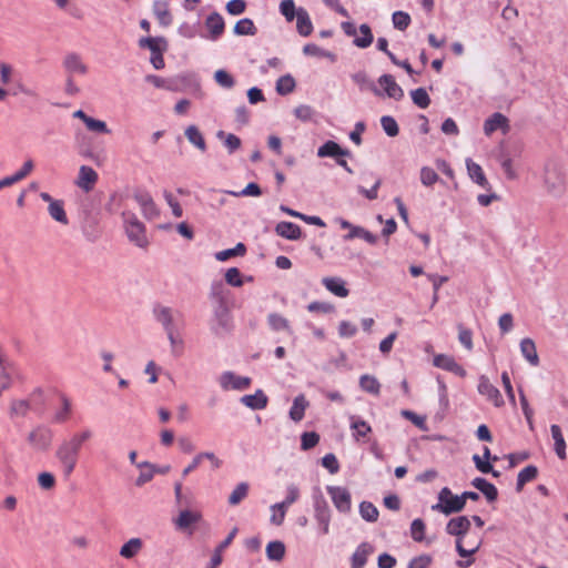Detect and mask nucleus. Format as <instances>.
<instances>
[{
	"mask_svg": "<svg viewBox=\"0 0 568 568\" xmlns=\"http://www.w3.org/2000/svg\"><path fill=\"white\" fill-rule=\"evenodd\" d=\"M81 448L70 438L63 440L55 450V458L59 460L65 478H69L74 471Z\"/></svg>",
	"mask_w": 568,
	"mask_h": 568,
	"instance_id": "2",
	"label": "nucleus"
},
{
	"mask_svg": "<svg viewBox=\"0 0 568 568\" xmlns=\"http://www.w3.org/2000/svg\"><path fill=\"white\" fill-rule=\"evenodd\" d=\"M433 365L444 371L450 372L459 377L466 376V371L450 355L438 354L434 356Z\"/></svg>",
	"mask_w": 568,
	"mask_h": 568,
	"instance_id": "10",
	"label": "nucleus"
},
{
	"mask_svg": "<svg viewBox=\"0 0 568 568\" xmlns=\"http://www.w3.org/2000/svg\"><path fill=\"white\" fill-rule=\"evenodd\" d=\"M233 31L236 36H255L257 28L250 18H243L235 23Z\"/></svg>",
	"mask_w": 568,
	"mask_h": 568,
	"instance_id": "40",
	"label": "nucleus"
},
{
	"mask_svg": "<svg viewBox=\"0 0 568 568\" xmlns=\"http://www.w3.org/2000/svg\"><path fill=\"white\" fill-rule=\"evenodd\" d=\"M225 282L233 287L243 285L242 274L237 267H231L225 273Z\"/></svg>",
	"mask_w": 568,
	"mask_h": 568,
	"instance_id": "57",
	"label": "nucleus"
},
{
	"mask_svg": "<svg viewBox=\"0 0 568 568\" xmlns=\"http://www.w3.org/2000/svg\"><path fill=\"white\" fill-rule=\"evenodd\" d=\"M62 67L67 75H85L88 73V65L82 61L79 53H67L62 61Z\"/></svg>",
	"mask_w": 568,
	"mask_h": 568,
	"instance_id": "8",
	"label": "nucleus"
},
{
	"mask_svg": "<svg viewBox=\"0 0 568 568\" xmlns=\"http://www.w3.org/2000/svg\"><path fill=\"white\" fill-rule=\"evenodd\" d=\"M225 193L233 196H260L262 194V190L257 183L251 182L240 192L225 191Z\"/></svg>",
	"mask_w": 568,
	"mask_h": 568,
	"instance_id": "53",
	"label": "nucleus"
},
{
	"mask_svg": "<svg viewBox=\"0 0 568 568\" xmlns=\"http://www.w3.org/2000/svg\"><path fill=\"white\" fill-rule=\"evenodd\" d=\"M241 403L253 410H260L267 406L268 398L262 389H257L252 395L242 396Z\"/></svg>",
	"mask_w": 568,
	"mask_h": 568,
	"instance_id": "22",
	"label": "nucleus"
},
{
	"mask_svg": "<svg viewBox=\"0 0 568 568\" xmlns=\"http://www.w3.org/2000/svg\"><path fill=\"white\" fill-rule=\"evenodd\" d=\"M471 485L478 489L487 499L488 503H494L498 498V490L496 486L483 477H476L471 480Z\"/></svg>",
	"mask_w": 568,
	"mask_h": 568,
	"instance_id": "21",
	"label": "nucleus"
},
{
	"mask_svg": "<svg viewBox=\"0 0 568 568\" xmlns=\"http://www.w3.org/2000/svg\"><path fill=\"white\" fill-rule=\"evenodd\" d=\"M322 284L327 291L338 297H346L349 293L341 277H324Z\"/></svg>",
	"mask_w": 568,
	"mask_h": 568,
	"instance_id": "25",
	"label": "nucleus"
},
{
	"mask_svg": "<svg viewBox=\"0 0 568 568\" xmlns=\"http://www.w3.org/2000/svg\"><path fill=\"white\" fill-rule=\"evenodd\" d=\"M438 180H439L438 174H437V173L435 172V170H433L432 168L423 166V168L420 169V182H422L425 186H432V185H434Z\"/></svg>",
	"mask_w": 568,
	"mask_h": 568,
	"instance_id": "56",
	"label": "nucleus"
},
{
	"mask_svg": "<svg viewBox=\"0 0 568 568\" xmlns=\"http://www.w3.org/2000/svg\"><path fill=\"white\" fill-rule=\"evenodd\" d=\"M466 166L470 179L481 187L488 186V181L484 174L481 166L471 159L466 160Z\"/></svg>",
	"mask_w": 568,
	"mask_h": 568,
	"instance_id": "28",
	"label": "nucleus"
},
{
	"mask_svg": "<svg viewBox=\"0 0 568 568\" xmlns=\"http://www.w3.org/2000/svg\"><path fill=\"white\" fill-rule=\"evenodd\" d=\"M285 556V545L283 541H270L266 546V557L268 560L281 561Z\"/></svg>",
	"mask_w": 568,
	"mask_h": 568,
	"instance_id": "35",
	"label": "nucleus"
},
{
	"mask_svg": "<svg viewBox=\"0 0 568 568\" xmlns=\"http://www.w3.org/2000/svg\"><path fill=\"white\" fill-rule=\"evenodd\" d=\"M359 515L365 521L375 523L379 513L373 503L364 500L359 504Z\"/></svg>",
	"mask_w": 568,
	"mask_h": 568,
	"instance_id": "41",
	"label": "nucleus"
},
{
	"mask_svg": "<svg viewBox=\"0 0 568 568\" xmlns=\"http://www.w3.org/2000/svg\"><path fill=\"white\" fill-rule=\"evenodd\" d=\"M224 290L225 288L222 281H215L211 285L210 296L212 297L213 302L217 305V317H223L226 311Z\"/></svg>",
	"mask_w": 568,
	"mask_h": 568,
	"instance_id": "19",
	"label": "nucleus"
},
{
	"mask_svg": "<svg viewBox=\"0 0 568 568\" xmlns=\"http://www.w3.org/2000/svg\"><path fill=\"white\" fill-rule=\"evenodd\" d=\"M296 29L302 37H308L313 31L310 14L304 8L297 9Z\"/></svg>",
	"mask_w": 568,
	"mask_h": 568,
	"instance_id": "27",
	"label": "nucleus"
},
{
	"mask_svg": "<svg viewBox=\"0 0 568 568\" xmlns=\"http://www.w3.org/2000/svg\"><path fill=\"white\" fill-rule=\"evenodd\" d=\"M478 392L479 394L486 396L487 399L491 400L496 407L504 405V399L500 392L484 375L479 378Z\"/></svg>",
	"mask_w": 568,
	"mask_h": 568,
	"instance_id": "11",
	"label": "nucleus"
},
{
	"mask_svg": "<svg viewBox=\"0 0 568 568\" xmlns=\"http://www.w3.org/2000/svg\"><path fill=\"white\" fill-rule=\"evenodd\" d=\"M520 351L523 356L534 366H537L539 363V357L536 351V345L532 339L524 338L520 342Z\"/></svg>",
	"mask_w": 568,
	"mask_h": 568,
	"instance_id": "34",
	"label": "nucleus"
},
{
	"mask_svg": "<svg viewBox=\"0 0 568 568\" xmlns=\"http://www.w3.org/2000/svg\"><path fill=\"white\" fill-rule=\"evenodd\" d=\"M432 509L448 516L463 511L465 506L460 495H454L448 487H444L438 493V503Z\"/></svg>",
	"mask_w": 568,
	"mask_h": 568,
	"instance_id": "4",
	"label": "nucleus"
},
{
	"mask_svg": "<svg viewBox=\"0 0 568 568\" xmlns=\"http://www.w3.org/2000/svg\"><path fill=\"white\" fill-rule=\"evenodd\" d=\"M125 233L129 240L141 248H145L149 245V241L145 234L144 224L135 216L134 213L124 212L123 214Z\"/></svg>",
	"mask_w": 568,
	"mask_h": 568,
	"instance_id": "3",
	"label": "nucleus"
},
{
	"mask_svg": "<svg viewBox=\"0 0 568 568\" xmlns=\"http://www.w3.org/2000/svg\"><path fill=\"white\" fill-rule=\"evenodd\" d=\"M355 237H361L368 242L369 244H375L377 242V236L362 226H355L353 227V232H349L346 235H344L345 241H351Z\"/></svg>",
	"mask_w": 568,
	"mask_h": 568,
	"instance_id": "45",
	"label": "nucleus"
},
{
	"mask_svg": "<svg viewBox=\"0 0 568 568\" xmlns=\"http://www.w3.org/2000/svg\"><path fill=\"white\" fill-rule=\"evenodd\" d=\"M359 32L362 33V37H355L353 40L354 45L361 49L368 48L374 41L371 27L366 23H363L359 26Z\"/></svg>",
	"mask_w": 568,
	"mask_h": 568,
	"instance_id": "36",
	"label": "nucleus"
},
{
	"mask_svg": "<svg viewBox=\"0 0 568 568\" xmlns=\"http://www.w3.org/2000/svg\"><path fill=\"white\" fill-rule=\"evenodd\" d=\"M201 520V514L184 509L180 511L179 517L175 520V525L180 529H186L191 525H194Z\"/></svg>",
	"mask_w": 568,
	"mask_h": 568,
	"instance_id": "31",
	"label": "nucleus"
},
{
	"mask_svg": "<svg viewBox=\"0 0 568 568\" xmlns=\"http://www.w3.org/2000/svg\"><path fill=\"white\" fill-rule=\"evenodd\" d=\"M551 437L555 442V452L560 459H566V442L561 428L554 424L550 426Z\"/></svg>",
	"mask_w": 568,
	"mask_h": 568,
	"instance_id": "33",
	"label": "nucleus"
},
{
	"mask_svg": "<svg viewBox=\"0 0 568 568\" xmlns=\"http://www.w3.org/2000/svg\"><path fill=\"white\" fill-rule=\"evenodd\" d=\"M359 386L364 392L374 395H378L381 390V384L377 378L367 374L361 376Z\"/></svg>",
	"mask_w": 568,
	"mask_h": 568,
	"instance_id": "44",
	"label": "nucleus"
},
{
	"mask_svg": "<svg viewBox=\"0 0 568 568\" xmlns=\"http://www.w3.org/2000/svg\"><path fill=\"white\" fill-rule=\"evenodd\" d=\"M458 339L465 348H467L468 351L473 349V333L470 329L464 327L463 325H459Z\"/></svg>",
	"mask_w": 568,
	"mask_h": 568,
	"instance_id": "61",
	"label": "nucleus"
},
{
	"mask_svg": "<svg viewBox=\"0 0 568 568\" xmlns=\"http://www.w3.org/2000/svg\"><path fill=\"white\" fill-rule=\"evenodd\" d=\"M322 465L325 467L331 474H336L339 470V464L336 456L333 453L326 454L322 458Z\"/></svg>",
	"mask_w": 568,
	"mask_h": 568,
	"instance_id": "62",
	"label": "nucleus"
},
{
	"mask_svg": "<svg viewBox=\"0 0 568 568\" xmlns=\"http://www.w3.org/2000/svg\"><path fill=\"white\" fill-rule=\"evenodd\" d=\"M248 493V484L247 483H240L231 493L229 497V504L231 506L239 505Z\"/></svg>",
	"mask_w": 568,
	"mask_h": 568,
	"instance_id": "48",
	"label": "nucleus"
},
{
	"mask_svg": "<svg viewBox=\"0 0 568 568\" xmlns=\"http://www.w3.org/2000/svg\"><path fill=\"white\" fill-rule=\"evenodd\" d=\"M98 181V173L88 165L80 166L77 185L85 192L93 189Z\"/></svg>",
	"mask_w": 568,
	"mask_h": 568,
	"instance_id": "16",
	"label": "nucleus"
},
{
	"mask_svg": "<svg viewBox=\"0 0 568 568\" xmlns=\"http://www.w3.org/2000/svg\"><path fill=\"white\" fill-rule=\"evenodd\" d=\"M295 85V80L291 74L282 75L276 81V92L281 95H286L294 91Z\"/></svg>",
	"mask_w": 568,
	"mask_h": 568,
	"instance_id": "46",
	"label": "nucleus"
},
{
	"mask_svg": "<svg viewBox=\"0 0 568 568\" xmlns=\"http://www.w3.org/2000/svg\"><path fill=\"white\" fill-rule=\"evenodd\" d=\"M381 125H382L384 132L390 138H394V136L398 135V133H399L398 124H397L396 120L390 115L382 116Z\"/></svg>",
	"mask_w": 568,
	"mask_h": 568,
	"instance_id": "49",
	"label": "nucleus"
},
{
	"mask_svg": "<svg viewBox=\"0 0 568 568\" xmlns=\"http://www.w3.org/2000/svg\"><path fill=\"white\" fill-rule=\"evenodd\" d=\"M133 199L141 206V210L145 217L152 219L159 214L156 205L152 196L145 191H136L133 194Z\"/></svg>",
	"mask_w": 568,
	"mask_h": 568,
	"instance_id": "13",
	"label": "nucleus"
},
{
	"mask_svg": "<svg viewBox=\"0 0 568 568\" xmlns=\"http://www.w3.org/2000/svg\"><path fill=\"white\" fill-rule=\"evenodd\" d=\"M48 212L50 216L57 222L63 225H67L69 223V220L64 211L63 201L57 200L55 202H51V204L48 206Z\"/></svg>",
	"mask_w": 568,
	"mask_h": 568,
	"instance_id": "38",
	"label": "nucleus"
},
{
	"mask_svg": "<svg viewBox=\"0 0 568 568\" xmlns=\"http://www.w3.org/2000/svg\"><path fill=\"white\" fill-rule=\"evenodd\" d=\"M142 548V540L140 538H131L120 549V555L123 558H133Z\"/></svg>",
	"mask_w": 568,
	"mask_h": 568,
	"instance_id": "42",
	"label": "nucleus"
},
{
	"mask_svg": "<svg viewBox=\"0 0 568 568\" xmlns=\"http://www.w3.org/2000/svg\"><path fill=\"white\" fill-rule=\"evenodd\" d=\"M352 153L347 149H343L335 141L328 140L323 145L317 149L318 158H335L339 159L342 156H351Z\"/></svg>",
	"mask_w": 568,
	"mask_h": 568,
	"instance_id": "14",
	"label": "nucleus"
},
{
	"mask_svg": "<svg viewBox=\"0 0 568 568\" xmlns=\"http://www.w3.org/2000/svg\"><path fill=\"white\" fill-rule=\"evenodd\" d=\"M425 528H426V526H425V523L423 519H420V518L414 519L410 525L412 538L417 542L423 541L425 538Z\"/></svg>",
	"mask_w": 568,
	"mask_h": 568,
	"instance_id": "54",
	"label": "nucleus"
},
{
	"mask_svg": "<svg viewBox=\"0 0 568 568\" xmlns=\"http://www.w3.org/2000/svg\"><path fill=\"white\" fill-rule=\"evenodd\" d=\"M205 27L210 31L209 39L216 41L224 33L225 22L219 12H212L205 19Z\"/></svg>",
	"mask_w": 568,
	"mask_h": 568,
	"instance_id": "12",
	"label": "nucleus"
},
{
	"mask_svg": "<svg viewBox=\"0 0 568 568\" xmlns=\"http://www.w3.org/2000/svg\"><path fill=\"white\" fill-rule=\"evenodd\" d=\"M307 310L323 315H332L334 313V306L324 302H312L307 305Z\"/></svg>",
	"mask_w": 568,
	"mask_h": 568,
	"instance_id": "60",
	"label": "nucleus"
},
{
	"mask_svg": "<svg viewBox=\"0 0 568 568\" xmlns=\"http://www.w3.org/2000/svg\"><path fill=\"white\" fill-rule=\"evenodd\" d=\"M252 379L246 376H237L233 372H224L220 377V385L224 390H244L250 387Z\"/></svg>",
	"mask_w": 568,
	"mask_h": 568,
	"instance_id": "9",
	"label": "nucleus"
},
{
	"mask_svg": "<svg viewBox=\"0 0 568 568\" xmlns=\"http://www.w3.org/2000/svg\"><path fill=\"white\" fill-rule=\"evenodd\" d=\"M314 517L320 526L322 535H327L329 531L331 509L327 500L320 489L313 495Z\"/></svg>",
	"mask_w": 568,
	"mask_h": 568,
	"instance_id": "5",
	"label": "nucleus"
},
{
	"mask_svg": "<svg viewBox=\"0 0 568 568\" xmlns=\"http://www.w3.org/2000/svg\"><path fill=\"white\" fill-rule=\"evenodd\" d=\"M374 550L375 549L372 544L367 541L361 542L351 557V564L364 567L367 564L368 557L374 552Z\"/></svg>",
	"mask_w": 568,
	"mask_h": 568,
	"instance_id": "24",
	"label": "nucleus"
},
{
	"mask_svg": "<svg viewBox=\"0 0 568 568\" xmlns=\"http://www.w3.org/2000/svg\"><path fill=\"white\" fill-rule=\"evenodd\" d=\"M280 12L285 17L286 21L292 22L297 17L294 0H282L280 3Z\"/></svg>",
	"mask_w": 568,
	"mask_h": 568,
	"instance_id": "51",
	"label": "nucleus"
},
{
	"mask_svg": "<svg viewBox=\"0 0 568 568\" xmlns=\"http://www.w3.org/2000/svg\"><path fill=\"white\" fill-rule=\"evenodd\" d=\"M275 233L290 241H296L302 236L301 227L297 224L287 221L277 223L275 226Z\"/></svg>",
	"mask_w": 568,
	"mask_h": 568,
	"instance_id": "18",
	"label": "nucleus"
},
{
	"mask_svg": "<svg viewBox=\"0 0 568 568\" xmlns=\"http://www.w3.org/2000/svg\"><path fill=\"white\" fill-rule=\"evenodd\" d=\"M432 564V557L429 555H420L414 557L407 568H428Z\"/></svg>",
	"mask_w": 568,
	"mask_h": 568,
	"instance_id": "64",
	"label": "nucleus"
},
{
	"mask_svg": "<svg viewBox=\"0 0 568 568\" xmlns=\"http://www.w3.org/2000/svg\"><path fill=\"white\" fill-rule=\"evenodd\" d=\"M185 136L189 140L190 143H192L194 146H196L201 151L206 150V143L205 140L195 125H190L185 130Z\"/></svg>",
	"mask_w": 568,
	"mask_h": 568,
	"instance_id": "37",
	"label": "nucleus"
},
{
	"mask_svg": "<svg viewBox=\"0 0 568 568\" xmlns=\"http://www.w3.org/2000/svg\"><path fill=\"white\" fill-rule=\"evenodd\" d=\"M163 196H164L168 205L171 207L172 214L175 217H181L183 215V210H182L180 203L174 199L172 193L165 190L163 192Z\"/></svg>",
	"mask_w": 568,
	"mask_h": 568,
	"instance_id": "63",
	"label": "nucleus"
},
{
	"mask_svg": "<svg viewBox=\"0 0 568 568\" xmlns=\"http://www.w3.org/2000/svg\"><path fill=\"white\" fill-rule=\"evenodd\" d=\"M214 80L216 81V83L220 87H222L224 89H231L235 84L234 78L227 71H225L223 69L215 71Z\"/></svg>",
	"mask_w": 568,
	"mask_h": 568,
	"instance_id": "52",
	"label": "nucleus"
},
{
	"mask_svg": "<svg viewBox=\"0 0 568 568\" xmlns=\"http://www.w3.org/2000/svg\"><path fill=\"white\" fill-rule=\"evenodd\" d=\"M245 253L246 246L240 242L232 248L223 250L215 253V258L220 262H225L234 256H243Z\"/></svg>",
	"mask_w": 568,
	"mask_h": 568,
	"instance_id": "43",
	"label": "nucleus"
},
{
	"mask_svg": "<svg viewBox=\"0 0 568 568\" xmlns=\"http://www.w3.org/2000/svg\"><path fill=\"white\" fill-rule=\"evenodd\" d=\"M29 444L37 450L47 452L53 439V432L43 425L37 426L28 435Z\"/></svg>",
	"mask_w": 568,
	"mask_h": 568,
	"instance_id": "6",
	"label": "nucleus"
},
{
	"mask_svg": "<svg viewBox=\"0 0 568 568\" xmlns=\"http://www.w3.org/2000/svg\"><path fill=\"white\" fill-rule=\"evenodd\" d=\"M538 476V468L534 465H528L524 469L518 473L517 483H516V491L520 493L524 486L536 479Z\"/></svg>",
	"mask_w": 568,
	"mask_h": 568,
	"instance_id": "30",
	"label": "nucleus"
},
{
	"mask_svg": "<svg viewBox=\"0 0 568 568\" xmlns=\"http://www.w3.org/2000/svg\"><path fill=\"white\" fill-rule=\"evenodd\" d=\"M394 28L400 31L406 30L410 24V16L404 11H395L392 16Z\"/></svg>",
	"mask_w": 568,
	"mask_h": 568,
	"instance_id": "50",
	"label": "nucleus"
},
{
	"mask_svg": "<svg viewBox=\"0 0 568 568\" xmlns=\"http://www.w3.org/2000/svg\"><path fill=\"white\" fill-rule=\"evenodd\" d=\"M413 102L420 109H426L430 104V98L424 88H418L410 91Z\"/></svg>",
	"mask_w": 568,
	"mask_h": 568,
	"instance_id": "47",
	"label": "nucleus"
},
{
	"mask_svg": "<svg viewBox=\"0 0 568 568\" xmlns=\"http://www.w3.org/2000/svg\"><path fill=\"white\" fill-rule=\"evenodd\" d=\"M164 331L172 346V353L179 356L182 353L183 339L181 332L175 327L174 322H164Z\"/></svg>",
	"mask_w": 568,
	"mask_h": 568,
	"instance_id": "20",
	"label": "nucleus"
},
{
	"mask_svg": "<svg viewBox=\"0 0 568 568\" xmlns=\"http://www.w3.org/2000/svg\"><path fill=\"white\" fill-rule=\"evenodd\" d=\"M87 129L92 132L109 134L110 130L104 121L89 116L84 123Z\"/></svg>",
	"mask_w": 568,
	"mask_h": 568,
	"instance_id": "58",
	"label": "nucleus"
},
{
	"mask_svg": "<svg viewBox=\"0 0 568 568\" xmlns=\"http://www.w3.org/2000/svg\"><path fill=\"white\" fill-rule=\"evenodd\" d=\"M287 507H288V505H286L284 500L281 503L274 504L271 507V509L280 511V516H276V513H273V515L271 516V523L274 525H277V526L282 525L284 521V518H285Z\"/></svg>",
	"mask_w": 568,
	"mask_h": 568,
	"instance_id": "59",
	"label": "nucleus"
},
{
	"mask_svg": "<svg viewBox=\"0 0 568 568\" xmlns=\"http://www.w3.org/2000/svg\"><path fill=\"white\" fill-rule=\"evenodd\" d=\"M320 442V435L316 432H305L301 436V448L310 450L314 448Z\"/></svg>",
	"mask_w": 568,
	"mask_h": 568,
	"instance_id": "55",
	"label": "nucleus"
},
{
	"mask_svg": "<svg viewBox=\"0 0 568 568\" xmlns=\"http://www.w3.org/2000/svg\"><path fill=\"white\" fill-rule=\"evenodd\" d=\"M499 129L506 132L509 129V121L503 113L495 112L485 120L484 132L486 135H490Z\"/></svg>",
	"mask_w": 568,
	"mask_h": 568,
	"instance_id": "17",
	"label": "nucleus"
},
{
	"mask_svg": "<svg viewBox=\"0 0 568 568\" xmlns=\"http://www.w3.org/2000/svg\"><path fill=\"white\" fill-rule=\"evenodd\" d=\"M379 85L384 89L385 94L394 99L396 101H399L404 97L403 89L396 83L395 79L390 74H383L378 79Z\"/></svg>",
	"mask_w": 568,
	"mask_h": 568,
	"instance_id": "15",
	"label": "nucleus"
},
{
	"mask_svg": "<svg viewBox=\"0 0 568 568\" xmlns=\"http://www.w3.org/2000/svg\"><path fill=\"white\" fill-rule=\"evenodd\" d=\"M153 12L161 26L168 27L172 23V16L169 11L166 2L159 0L154 1Z\"/></svg>",
	"mask_w": 568,
	"mask_h": 568,
	"instance_id": "32",
	"label": "nucleus"
},
{
	"mask_svg": "<svg viewBox=\"0 0 568 568\" xmlns=\"http://www.w3.org/2000/svg\"><path fill=\"white\" fill-rule=\"evenodd\" d=\"M470 526L471 523L467 516H457L449 519L445 527L446 534L456 537L455 548L457 554L463 558L475 555L481 546V541H479L471 549L464 548L463 538L470 530Z\"/></svg>",
	"mask_w": 568,
	"mask_h": 568,
	"instance_id": "1",
	"label": "nucleus"
},
{
	"mask_svg": "<svg viewBox=\"0 0 568 568\" xmlns=\"http://www.w3.org/2000/svg\"><path fill=\"white\" fill-rule=\"evenodd\" d=\"M237 534V528L234 527L226 538L220 542V545L214 549L213 555L210 560V566L207 568H216L222 562V552L232 544L234 537Z\"/></svg>",
	"mask_w": 568,
	"mask_h": 568,
	"instance_id": "23",
	"label": "nucleus"
},
{
	"mask_svg": "<svg viewBox=\"0 0 568 568\" xmlns=\"http://www.w3.org/2000/svg\"><path fill=\"white\" fill-rule=\"evenodd\" d=\"M308 402L303 394L296 396L290 409L291 419L294 422H301L304 418Z\"/></svg>",
	"mask_w": 568,
	"mask_h": 568,
	"instance_id": "29",
	"label": "nucleus"
},
{
	"mask_svg": "<svg viewBox=\"0 0 568 568\" xmlns=\"http://www.w3.org/2000/svg\"><path fill=\"white\" fill-rule=\"evenodd\" d=\"M216 136L217 139L223 141V144L225 145L230 154L234 153L236 150L241 148V139L233 133H225L224 131H219L216 133Z\"/></svg>",
	"mask_w": 568,
	"mask_h": 568,
	"instance_id": "39",
	"label": "nucleus"
},
{
	"mask_svg": "<svg viewBox=\"0 0 568 568\" xmlns=\"http://www.w3.org/2000/svg\"><path fill=\"white\" fill-rule=\"evenodd\" d=\"M327 493L332 498L335 508L343 514L352 509V497L347 488L341 486H327Z\"/></svg>",
	"mask_w": 568,
	"mask_h": 568,
	"instance_id": "7",
	"label": "nucleus"
},
{
	"mask_svg": "<svg viewBox=\"0 0 568 568\" xmlns=\"http://www.w3.org/2000/svg\"><path fill=\"white\" fill-rule=\"evenodd\" d=\"M349 427L354 430L353 437L356 440H359L363 437H366L371 432V425L362 419L359 416L351 415L349 416Z\"/></svg>",
	"mask_w": 568,
	"mask_h": 568,
	"instance_id": "26",
	"label": "nucleus"
}]
</instances>
